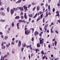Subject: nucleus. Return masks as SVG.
<instances>
[{
  "label": "nucleus",
  "instance_id": "obj_36",
  "mask_svg": "<svg viewBox=\"0 0 60 60\" xmlns=\"http://www.w3.org/2000/svg\"><path fill=\"white\" fill-rule=\"evenodd\" d=\"M23 12H21L20 15H23Z\"/></svg>",
  "mask_w": 60,
  "mask_h": 60
},
{
  "label": "nucleus",
  "instance_id": "obj_62",
  "mask_svg": "<svg viewBox=\"0 0 60 60\" xmlns=\"http://www.w3.org/2000/svg\"><path fill=\"white\" fill-rule=\"evenodd\" d=\"M48 11H47L46 12V14H48Z\"/></svg>",
  "mask_w": 60,
  "mask_h": 60
},
{
  "label": "nucleus",
  "instance_id": "obj_15",
  "mask_svg": "<svg viewBox=\"0 0 60 60\" xmlns=\"http://www.w3.org/2000/svg\"><path fill=\"white\" fill-rule=\"evenodd\" d=\"M19 23H18L17 24V28L18 29H19Z\"/></svg>",
  "mask_w": 60,
  "mask_h": 60
},
{
  "label": "nucleus",
  "instance_id": "obj_33",
  "mask_svg": "<svg viewBox=\"0 0 60 60\" xmlns=\"http://www.w3.org/2000/svg\"><path fill=\"white\" fill-rule=\"evenodd\" d=\"M21 19H23V18H24V16H22L21 17Z\"/></svg>",
  "mask_w": 60,
  "mask_h": 60
},
{
  "label": "nucleus",
  "instance_id": "obj_53",
  "mask_svg": "<svg viewBox=\"0 0 60 60\" xmlns=\"http://www.w3.org/2000/svg\"><path fill=\"white\" fill-rule=\"evenodd\" d=\"M52 41H55V39L54 38L52 39Z\"/></svg>",
  "mask_w": 60,
  "mask_h": 60
},
{
  "label": "nucleus",
  "instance_id": "obj_61",
  "mask_svg": "<svg viewBox=\"0 0 60 60\" xmlns=\"http://www.w3.org/2000/svg\"><path fill=\"white\" fill-rule=\"evenodd\" d=\"M48 26V24H47L45 25V27H47Z\"/></svg>",
  "mask_w": 60,
  "mask_h": 60
},
{
  "label": "nucleus",
  "instance_id": "obj_29",
  "mask_svg": "<svg viewBox=\"0 0 60 60\" xmlns=\"http://www.w3.org/2000/svg\"><path fill=\"white\" fill-rule=\"evenodd\" d=\"M55 11V9L54 8H53L52 9V12H54Z\"/></svg>",
  "mask_w": 60,
  "mask_h": 60
},
{
  "label": "nucleus",
  "instance_id": "obj_44",
  "mask_svg": "<svg viewBox=\"0 0 60 60\" xmlns=\"http://www.w3.org/2000/svg\"><path fill=\"white\" fill-rule=\"evenodd\" d=\"M7 11L8 12H9V7L7 8Z\"/></svg>",
  "mask_w": 60,
  "mask_h": 60
},
{
  "label": "nucleus",
  "instance_id": "obj_63",
  "mask_svg": "<svg viewBox=\"0 0 60 60\" xmlns=\"http://www.w3.org/2000/svg\"><path fill=\"white\" fill-rule=\"evenodd\" d=\"M15 40V38H13L12 39V40L13 41H14Z\"/></svg>",
  "mask_w": 60,
  "mask_h": 60
},
{
  "label": "nucleus",
  "instance_id": "obj_17",
  "mask_svg": "<svg viewBox=\"0 0 60 60\" xmlns=\"http://www.w3.org/2000/svg\"><path fill=\"white\" fill-rule=\"evenodd\" d=\"M19 22H25V21H24V20H19Z\"/></svg>",
  "mask_w": 60,
  "mask_h": 60
},
{
  "label": "nucleus",
  "instance_id": "obj_42",
  "mask_svg": "<svg viewBox=\"0 0 60 60\" xmlns=\"http://www.w3.org/2000/svg\"><path fill=\"white\" fill-rule=\"evenodd\" d=\"M4 42H2L1 43V46H4Z\"/></svg>",
  "mask_w": 60,
  "mask_h": 60
},
{
  "label": "nucleus",
  "instance_id": "obj_20",
  "mask_svg": "<svg viewBox=\"0 0 60 60\" xmlns=\"http://www.w3.org/2000/svg\"><path fill=\"white\" fill-rule=\"evenodd\" d=\"M1 60H4V57H3V56H2L1 57L0 59Z\"/></svg>",
  "mask_w": 60,
  "mask_h": 60
},
{
  "label": "nucleus",
  "instance_id": "obj_43",
  "mask_svg": "<svg viewBox=\"0 0 60 60\" xmlns=\"http://www.w3.org/2000/svg\"><path fill=\"white\" fill-rule=\"evenodd\" d=\"M59 14H57L56 15V16H58V17H59Z\"/></svg>",
  "mask_w": 60,
  "mask_h": 60
},
{
  "label": "nucleus",
  "instance_id": "obj_21",
  "mask_svg": "<svg viewBox=\"0 0 60 60\" xmlns=\"http://www.w3.org/2000/svg\"><path fill=\"white\" fill-rule=\"evenodd\" d=\"M27 27V25H26L25 26V31H26V30H27V28H26V27Z\"/></svg>",
  "mask_w": 60,
  "mask_h": 60
},
{
  "label": "nucleus",
  "instance_id": "obj_50",
  "mask_svg": "<svg viewBox=\"0 0 60 60\" xmlns=\"http://www.w3.org/2000/svg\"><path fill=\"white\" fill-rule=\"evenodd\" d=\"M13 51H12V54H14V49H13Z\"/></svg>",
  "mask_w": 60,
  "mask_h": 60
},
{
  "label": "nucleus",
  "instance_id": "obj_32",
  "mask_svg": "<svg viewBox=\"0 0 60 60\" xmlns=\"http://www.w3.org/2000/svg\"><path fill=\"white\" fill-rule=\"evenodd\" d=\"M0 10H2V11H3V10H4V8H0Z\"/></svg>",
  "mask_w": 60,
  "mask_h": 60
},
{
  "label": "nucleus",
  "instance_id": "obj_52",
  "mask_svg": "<svg viewBox=\"0 0 60 60\" xmlns=\"http://www.w3.org/2000/svg\"><path fill=\"white\" fill-rule=\"evenodd\" d=\"M3 34V33H2V32H0V34H1V35H2Z\"/></svg>",
  "mask_w": 60,
  "mask_h": 60
},
{
  "label": "nucleus",
  "instance_id": "obj_47",
  "mask_svg": "<svg viewBox=\"0 0 60 60\" xmlns=\"http://www.w3.org/2000/svg\"><path fill=\"white\" fill-rule=\"evenodd\" d=\"M39 13L40 14H42V12L41 11H40L39 12Z\"/></svg>",
  "mask_w": 60,
  "mask_h": 60
},
{
  "label": "nucleus",
  "instance_id": "obj_10",
  "mask_svg": "<svg viewBox=\"0 0 60 60\" xmlns=\"http://www.w3.org/2000/svg\"><path fill=\"white\" fill-rule=\"evenodd\" d=\"M20 17L19 16H16L15 18V19H19Z\"/></svg>",
  "mask_w": 60,
  "mask_h": 60
},
{
  "label": "nucleus",
  "instance_id": "obj_24",
  "mask_svg": "<svg viewBox=\"0 0 60 60\" xmlns=\"http://www.w3.org/2000/svg\"><path fill=\"white\" fill-rule=\"evenodd\" d=\"M32 16H33V15H32V14L31 15H29V17H31V18H32Z\"/></svg>",
  "mask_w": 60,
  "mask_h": 60
},
{
  "label": "nucleus",
  "instance_id": "obj_45",
  "mask_svg": "<svg viewBox=\"0 0 60 60\" xmlns=\"http://www.w3.org/2000/svg\"><path fill=\"white\" fill-rule=\"evenodd\" d=\"M29 59H30V58H31V56H30L29 54Z\"/></svg>",
  "mask_w": 60,
  "mask_h": 60
},
{
  "label": "nucleus",
  "instance_id": "obj_9",
  "mask_svg": "<svg viewBox=\"0 0 60 60\" xmlns=\"http://www.w3.org/2000/svg\"><path fill=\"white\" fill-rule=\"evenodd\" d=\"M26 46V45L25 43L23 44L22 45V46L23 47H25Z\"/></svg>",
  "mask_w": 60,
  "mask_h": 60
},
{
  "label": "nucleus",
  "instance_id": "obj_40",
  "mask_svg": "<svg viewBox=\"0 0 60 60\" xmlns=\"http://www.w3.org/2000/svg\"><path fill=\"white\" fill-rule=\"evenodd\" d=\"M48 14H46V15L45 16V18H47V17H48Z\"/></svg>",
  "mask_w": 60,
  "mask_h": 60
},
{
  "label": "nucleus",
  "instance_id": "obj_60",
  "mask_svg": "<svg viewBox=\"0 0 60 60\" xmlns=\"http://www.w3.org/2000/svg\"><path fill=\"white\" fill-rule=\"evenodd\" d=\"M48 47L49 48H50V45H48Z\"/></svg>",
  "mask_w": 60,
  "mask_h": 60
},
{
  "label": "nucleus",
  "instance_id": "obj_25",
  "mask_svg": "<svg viewBox=\"0 0 60 60\" xmlns=\"http://www.w3.org/2000/svg\"><path fill=\"white\" fill-rule=\"evenodd\" d=\"M11 26H14V22H13L11 24Z\"/></svg>",
  "mask_w": 60,
  "mask_h": 60
},
{
  "label": "nucleus",
  "instance_id": "obj_48",
  "mask_svg": "<svg viewBox=\"0 0 60 60\" xmlns=\"http://www.w3.org/2000/svg\"><path fill=\"white\" fill-rule=\"evenodd\" d=\"M40 20V17H39V18L38 19H37V21H38V20Z\"/></svg>",
  "mask_w": 60,
  "mask_h": 60
},
{
  "label": "nucleus",
  "instance_id": "obj_23",
  "mask_svg": "<svg viewBox=\"0 0 60 60\" xmlns=\"http://www.w3.org/2000/svg\"><path fill=\"white\" fill-rule=\"evenodd\" d=\"M51 33H54V31H52V27H51Z\"/></svg>",
  "mask_w": 60,
  "mask_h": 60
},
{
  "label": "nucleus",
  "instance_id": "obj_6",
  "mask_svg": "<svg viewBox=\"0 0 60 60\" xmlns=\"http://www.w3.org/2000/svg\"><path fill=\"white\" fill-rule=\"evenodd\" d=\"M20 10L21 11H24V9L23 7H20Z\"/></svg>",
  "mask_w": 60,
  "mask_h": 60
},
{
  "label": "nucleus",
  "instance_id": "obj_14",
  "mask_svg": "<svg viewBox=\"0 0 60 60\" xmlns=\"http://www.w3.org/2000/svg\"><path fill=\"white\" fill-rule=\"evenodd\" d=\"M21 0H18V1H17L16 2V4H18V3H20V2H21Z\"/></svg>",
  "mask_w": 60,
  "mask_h": 60
},
{
  "label": "nucleus",
  "instance_id": "obj_39",
  "mask_svg": "<svg viewBox=\"0 0 60 60\" xmlns=\"http://www.w3.org/2000/svg\"><path fill=\"white\" fill-rule=\"evenodd\" d=\"M13 9L14 11H17V9L16 8H13Z\"/></svg>",
  "mask_w": 60,
  "mask_h": 60
},
{
  "label": "nucleus",
  "instance_id": "obj_31",
  "mask_svg": "<svg viewBox=\"0 0 60 60\" xmlns=\"http://www.w3.org/2000/svg\"><path fill=\"white\" fill-rule=\"evenodd\" d=\"M48 4L46 3L45 4V6L47 8L48 7Z\"/></svg>",
  "mask_w": 60,
  "mask_h": 60
},
{
  "label": "nucleus",
  "instance_id": "obj_51",
  "mask_svg": "<svg viewBox=\"0 0 60 60\" xmlns=\"http://www.w3.org/2000/svg\"><path fill=\"white\" fill-rule=\"evenodd\" d=\"M57 6H59L60 5V4L59 3H58L57 4Z\"/></svg>",
  "mask_w": 60,
  "mask_h": 60
},
{
  "label": "nucleus",
  "instance_id": "obj_30",
  "mask_svg": "<svg viewBox=\"0 0 60 60\" xmlns=\"http://www.w3.org/2000/svg\"><path fill=\"white\" fill-rule=\"evenodd\" d=\"M37 13H36L35 16L33 17V18H35V17H36V16H37Z\"/></svg>",
  "mask_w": 60,
  "mask_h": 60
},
{
  "label": "nucleus",
  "instance_id": "obj_34",
  "mask_svg": "<svg viewBox=\"0 0 60 60\" xmlns=\"http://www.w3.org/2000/svg\"><path fill=\"white\" fill-rule=\"evenodd\" d=\"M55 32L57 34H59V33L58 32L57 30H55Z\"/></svg>",
  "mask_w": 60,
  "mask_h": 60
},
{
  "label": "nucleus",
  "instance_id": "obj_35",
  "mask_svg": "<svg viewBox=\"0 0 60 60\" xmlns=\"http://www.w3.org/2000/svg\"><path fill=\"white\" fill-rule=\"evenodd\" d=\"M9 45H8L7 44H6V47L7 48H8L9 47Z\"/></svg>",
  "mask_w": 60,
  "mask_h": 60
},
{
  "label": "nucleus",
  "instance_id": "obj_11",
  "mask_svg": "<svg viewBox=\"0 0 60 60\" xmlns=\"http://www.w3.org/2000/svg\"><path fill=\"white\" fill-rule=\"evenodd\" d=\"M48 8L49 11H50V5H49L48 6Z\"/></svg>",
  "mask_w": 60,
  "mask_h": 60
},
{
  "label": "nucleus",
  "instance_id": "obj_54",
  "mask_svg": "<svg viewBox=\"0 0 60 60\" xmlns=\"http://www.w3.org/2000/svg\"><path fill=\"white\" fill-rule=\"evenodd\" d=\"M31 4H32V5H34L35 4L34 3H31Z\"/></svg>",
  "mask_w": 60,
  "mask_h": 60
},
{
  "label": "nucleus",
  "instance_id": "obj_55",
  "mask_svg": "<svg viewBox=\"0 0 60 60\" xmlns=\"http://www.w3.org/2000/svg\"><path fill=\"white\" fill-rule=\"evenodd\" d=\"M51 0H48V2L49 3H50V2H51Z\"/></svg>",
  "mask_w": 60,
  "mask_h": 60
},
{
  "label": "nucleus",
  "instance_id": "obj_64",
  "mask_svg": "<svg viewBox=\"0 0 60 60\" xmlns=\"http://www.w3.org/2000/svg\"><path fill=\"white\" fill-rule=\"evenodd\" d=\"M51 56L52 57H53V55H51Z\"/></svg>",
  "mask_w": 60,
  "mask_h": 60
},
{
  "label": "nucleus",
  "instance_id": "obj_46",
  "mask_svg": "<svg viewBox=\"0 0 60 60\" xmlns=\"http://www.w3.org/2000/svg\"><path fill=\"white\" fill-rule=\"evenodd\" d=\"M34 38L33 37H32L31 39V41H34Z\"/></svg>",
  "mask_w": 60,
  "mask_h": 60
},
{
  "label": "nucleus",
  "instance_id": "obj_19",
  "mask_svg": "<svg viewBox=\"0 0 60 60\" xmlns=\"http://www.w3.org/2000/svg\"><path fill=\"white\" fill-rule=\"evenodd\" d=\"M8 37L7 36H5L4 37V40H7V39H8Z\"/></svg>",
  "mask_w": 60,
  "mask_h": 60
},
{
  "label": "nucleus",
  "instance_id": "obj_58",
  "mask_svg": "<svg viewBox=\"0 0 60 60\" xmlns=\"http://www.w3.org/2000/svg\"><path fill=\"white\" fill-rule=\"evenodd\" d=\"M39 28L40 30H41V31H42V28H41L40 27H39Z\"/></svg>",
  "mask_w": 60,
  "mask_h": 60
},
{
  "label": "nucleus",
  "instance_id": "obj_8",
  "mask_svg": "<svg viewBox=\"0 0 60 60\" xmlns=\"http://www.w3.org/2000/svg\"><path fill=\"white\" fill-rule=\"evenodd\" d=\"M5 48H6V47L5 46L3 45V46H2L1 48L2 49H4Z\"/></svg>",
  "mask_w": 60,
  "mask_h": 60
},
{
  "label": "nucleus",
  "instance_id": "obj_28",
  "mask_svg": "<svg viewBox=\"0 0 60 60\" xmlns=\"http://www.w3.org/2000/svg\"><path fill=\"white\" fill-rule=\"evenodd\" d=\"M36 9V7H35L33 8V11H34Z\"/></svg>",
  "mask_w": 60,
  "mask_h": 60
},
{
  "label": "nucleus",
  "instance_id": "obj_57",
  "mask_svg": "<svg viewBox=\"0 0 60 60\" xmlns=\"http://www.w3.org/2000/svg\"><path fill=\"white\" fill-rule=\"evenodd\" d=\"M49 30H47L46 31V32H47V33H49Z\"/></svg>",
  "mask_w": 60,
  "mask_h": 60
},
{
  "label": "nucleus",
  "instance_id": "obj_16",
  "mask_svg": "<svg viewBox=\"0 0 60 60\" xmlns=\"http://www.w3.org/2000/svg\"><path fill=\"white\" fill-rule=\"evenodd\" d=\"M24 17L26 19H27V17H26V13H24Z\"/></svg>",
  "mask_w": 60,
  "mask_h": 60
},
{
  "label": "nucleus",
  "instance_id": "obj_26",
  "mask_svg": "<svg viewBox=\"0 0 60 60\" xmlns=\"http://www.w3.org/2000/svg\"><path fill=\"white\" fill-rule=\"evenodd\" d=\"M43 16V15L42 14H41L40 15V19H41L42 17H43V16Z\"/></svg>",
  "mask_w": 60,
  "mask_h": 60
},
{
  "label": "nucleus",
  "instance_id": "obj_18",
  "mask_svg": "<svg viewBox=\"0 0 60 60\" xmlns=\"http://www.w3.org/2000/svg\"><path fill=\"white\" fill-rule=\"evenodd\" d=\"M37 47H40L41 45L40 44V43H38L37 44Z\"/></svg>",
  "mask_w": 60,
  "mask_h": 60
},
{
  "label": "nucleus",
  "instance_id": "obj_49",
  "mask_svg": "<svg viewBox=\"0 0 60 60\" xmlns=\"http://www.w3.org/2000/svg\"><path fill=\"white\" fill-rule=\"evenodd\" d=\"M51 14L50 13V12H48V15H50Z\"/></svg>",
  "mask_w": 60,
  "mask_h": 60
},
{
  "label": "nucleus",
  "instance_id": "obj_7",
  "mask_svg": "<svg viewBox=\"0 0 60 60\" xmlns=\"http://www.w3.org/2000/svg\"><path fill=\"white\" fill-rule=\"evenodd\" d=\"M34 35H35V36H36L37 34H38V32L37 31H36L34 32Z\"/></svg>",
  "mask_w": 60,
  "mask_h": 60
},
{
  "label": "nucleus",
  "instance_id": "obj_37",
  "mask_svg": "<svg viewBox=\"0 0 60 60\" xmlns=\"http://www.w3.org/2000/svg\"><path fill=\"white\" fill-rule=\"evenodd\" d=\"M19 9H20V7H18L16 8L17 10H19Z\"/></svg>",
  "mask_w": 60,
  "mask_h": 60
},
{
  "label": "nucleus",
  "instance_id": "obj_4",
  "mask_svg": "<svg viewBox=\"0 0 60 60\" xmlns=\"http://www.w3.org/2000/svg\"><path fill=\"white\" fill-rule=\"evenodd\" d=\"M10 12H11V15H12L13 14V12H14V11L13 9H11V10Z\"/></svg>",
  "mask_w": 60,
  "mask_h": 60
},
{
  "label": "nucleus",
  "instance_id": "obj_56",
  "mask_svg": "<svg viewBox=\"0 0 60 60\" xmlns=\"http://www.w3.org/2000/svg\"><path fill=\"white\" fill-rule=\"evenodd\" d=\"M7 56L6 55H5L4 56V57H6Z\"/></svg>",
  "mask_w": 60,
  "mask_h": 60
},
{
  "label": "nucleus",
  "instance_id": "obj_59",
  "mask_svg": "<svg viewBox=\"0 0 60 60\" xmlns=\"http://www.w3.org/2000/svg\"><path fill=\"white\" fill-rule=\"evenodd\" d=\"M44 4L43 3H42L41 4V6H42V5H43Z\"/></svg>",
  "mask_w": 60,
  "mask_h": 60
},
{
  "label": "nucleus",
  "instance_id": "obj_3",
  "mask_svg": "<svg viewBox=\"0 0 60 60\" xmlns=\"http://www.w3.org/2000/svg\"><path fill=\"white\" fill-rule=\"evenodd\" d=\"M0 14L2 16H5V14L3 12H0Z\"/></svg>",
  "mask_w": 60,
  "mask_h": 60
},
{
  "label": "nucleus",
  "instance_id": "obj_2",
  "mask_svg": "<svg viewBox=\"0 0 60 60\" xmlns=\"http://www.w3.org/2000/svg\"><path fill=\"white\" fill-rule=\"evenodd\" d=\"M41 37L39 39L40 40L39 41H40V44H42L43 43V41H42L41 40Z\"/></svg>",
  "mask_w": 60,
  "mask_h": 60
},
{
  "label": "nucleus",
  "instance_id": "obj_38",
  "mask_svg": "<svg viewBox=\"0 0 60 60\" xmlns=\"http://www.w3.org/2000/svg\"><path fill=\"white\" fill-rule=\"evenodd\" d=\"M31 5L30 4H29L28 5V8H30V7H31Z\"/></svg>",
  "mask_w": 60,
  "mask_h": 60
},
{
  "label": "nucleus",
  "instance_id": "obj_5",
  "mask_svg": "<svg viewBox=\"0 0 60 60\" xmlns=\"http://www.w3.org/2000/svg\"><path fill=\"white\" fill-rule=\"evenodd\" d=\"M5 21V20L1 19H0V22H4Z\"/></svg>",
  "mask_w": 60,
  "mask_h": 60
},
{
  "label": "nucleus",
  "instance_id": "obj_41",
  "mask_svg": "<svg viewBox=\"0 0 60 60\" xmlns=\"http://www.w3.org/2000/svg\"><path fill=\"white\" fill-rule=\"evenodd\" d=\"M41 53L42 54V55H43L44 54V52H43V51H42L41 52Z\"/></svg>",
  "mask_w": 60,
  "mask_h": 60
},
{
  "label": "nucleus",
  "instance_id": "obj_12",
  "mask_svg": "<svg viewBox=\"0 0 60 60\" xmlns=\"http://www.w3.org/2000/svg\"><path fill=\"white\" fill-rule=\"evenodd\" d=\"M19 45L18 46L19 47L21 45V42H20V41H19Z\"/></svg>",
  "mask_w": 60,
  "mask_h": 60
},
{
  "label": "nucleus",
  "instance_id": "obj_1",
  "mask_svg": "<svg viewBox=\"0 0 60 60\" xmlns=\"http://www.w3.org/2000/svg\"><path fill=\"white\" fill-rule=\"evenodd\" d=\"M30 33L29 30H25V34L26 35H28Z\"/></svg>",
  "mask_w": 60,
  "mask_h": 60
},
{
  "label": "nucleus",
  "instance_id": "obj_27",
  "mask_svg": "<svg viewBox=\"0 0 60 60\" xmlns=\"http://www.w3.org/2000/svg\"><path fill=\"white\" fill-rule=\"evenodd\" d=\"M11 44L12 45H14V41H12L11 42Z\"/></svg>",
  "mask_w": 60,
  "mask_h": 60
},
{
  "label": "nucleus",
  "instance_id": "obj_13",
  "mask_svg": "<svg viewBox=\"0 0 60 60\" xmlns=\"http://www.w3.org/2000/svg\"><path fill=\"white\" fill-rule=\"evenodd\" d=\"M23 7L24 8V9L26 10L27 9V8H28V7H26V6H24Z\"/></svg>",
  "mask_w": 60,
  "mask_h": 60
},
{
  "label": "nucleus",
  "instance_id": "obj_22",
  "mask_svg": "<svg viewBox=\"0 0 60 60\" xmlns=\"http://www.w3.org/2000/svg\"><path fill=\"white\" fill-rule=\"evenodd\" d=\"M37 11H39L40 9V8L39 6H38L37 7Z\"/></svg>",
  "mask_w": 60,
  "mask_h": 60
}]
</instances>
